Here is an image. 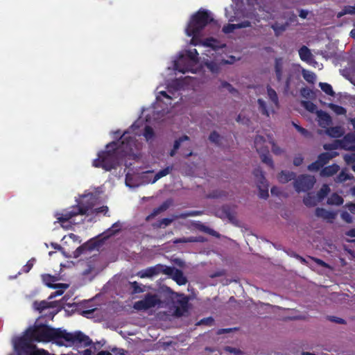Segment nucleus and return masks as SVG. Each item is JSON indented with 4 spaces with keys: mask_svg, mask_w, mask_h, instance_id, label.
Instances as JSON below:
<instances>
[{
    "mask_svg": "<svg viewBox=\"0 0 355 355\" xmlns=\"http://www.w3.org/2000/svg\"><path fill=\"white\" fill-rule=\"evenodd\" d=\"M24 334L32 342H52L58 346L73 345L87 347L92 340L81 331L67 332L60 328H53L46 324L34 325L28 328Z\"/></svg>",
    "mask_w": 355,
    "mask_h": 355,
    "instance_id": "obj_1",
    "label": "nucleus"
},
{
    "mask_svg": "<svg viewBox=\"0 0 355 355\" xmlns=\"http://www.w3.org/2000/svg\"><path fill=\"white\" fill-rule=\"evenodd\" d=\"M83 200L76 206L71 207V210L64 211L62 213H57L55 216L58 222L64 227V223L68 222L73 217L78 215H85L92 209L96 201L95 196L90 193L83 196Z\"/></svg>",
    "mask_w": 355,
    "mask_h": 355,
    "instance_id": "obj_2",
    "label": "nucleus"
},
{
    "mask_svg": "<svg viewBox=\"0 0 355 355\" xmlns=\"http://www.w3.org/2000/svg\"><path fill=\"white\" fill-rule=\"evenodd\" d=\"M126 134L125 132L119 140L108 144L105 155H136L133 152L135 140Z\"/></svg>",
    "mask_w": 355,
    "mask_h": 355,
    "instance_id": "obj_3",
    "label": "nucleus"
},
{
    "mask_svg": "<svg viewBox=\"0 0 355 355\" xmlns=\"http://www.w3.org/2000/svg\"><path fill=\"white\" fill-rule=\"evenodd\" d=\"M198 52L196 49L186 51L180 54L178 59L173 62V69L182 73L193 70V67L198 62Z\"/></svg>",
    "mask_w": 355,
    "mask_h": 355,
    "instance_id": "obj_4",
    "label": "nucleus"
},
{
    "mask_svg": "<svg viewBox=\"0 0 355 355\" xmlns=\"http://www.w3.org/2000/svg\"><path fill=\"white\" fill-rule=\"evenodd\" d=\"M212 20L209 13L206 11L200 10L193 16L191 21L188 25L186 33L188 36H197L200 31Z\"/></svg>",
    "mask_w": 355,
    "mask_h": 355,
    "instance_id": "obj_5",
    "label": "nucleus"
},
{
    "mask_svg": "<svg viewBox=\"0 0 355 355\" xmlns=\"http://www.w3.org/2000/svg\"><path fill=\"white\" fill-rule=\"evenodd\" d=\"M121 157H97L92 162V166L96 168H101L106 171L116 169L121 165Z\"/></svg>",
    "mask_w": 355,
    "mask_h": 355,
    "instance_id": "obj_6",
    "label": "nucleus"
},
{
    "mask_svg": "<svg viewBox=\"0 0 355 355\" xmlns=\"http://www.w3.org/2000/svg\"><path fill=\"white\" fill-rule=\"evenodd\" d=\"M32 340L24 334L22 336L17 338L14 342V348L17 355H30L35 349Z\"/></svg>",
    "mask_w": 355,
    "mask_h": 355,
    "instance_id": "obj_7",
    "label": "nucleus"
},
{
    "mask_svg": "<svg viewBox=\"0 0 355 355\" xmlns=\"http://www.w3.org/2000/svg\"><path fill=\"white\" fill-rule=\"evenodd\" d=\"M161 304L162 301L157 295L147 293L143 300L135 302L133 307L137 311H146Z\"/></svg>",
    "mask_w": 355,
    "mask_h": 355,
    "instance_id": "obj_8",
    "label": "nucleus"
},
{
    "mask_svg": "<svg viewBox=\"0 0 355 355\" xmlns=\"http://www.w3.org/2000/svg\"><path fill=\"white\" fill-rule=\"evenodd\" d=\"M315 182L313 176L309 175H301L295 178L293 186L297 193L306 192L311 190Z\"/></svg>",
    "mask_w": 355,
    "mask_h": 355,
    "instance_id": "obj_9",
    "label": "nucleus"
},
{
    "mask_svg": "<svg viewBox=\"0 0 355 355\" xmlns=\"http://www.w3.org/2000/svg\"><path fill=\"white\" fill-rule=\"evenodd\" d=\"M253 175L255 177L257 186L259 190V197L266 199L268 197V183L260 167L254 169Z\"/></svg>",
    "mask_w": 355,
    "mask_h": 355,
    "instance_id": "obj_10",
    "label": "nucleus"
},
{
    "mask_svg": "<svg viewBox=\"0 0 355 355\" xmlns=\"http://www.w3.org/2000/svg\"><path fill=\"white\" fill-rule=\"evenodd\" d=\"M217 215L223 219H228L232 223L237 222L235 209L230 205H223L217 211Z\"/></svg>",
    "mask_w": 355,
    "mask_h": 355,
    "instance_id": "obj_11",
    "label": "nucleus"
},
{
    "mask_svg": "<svg viewBox=\"0 0 355 355\" xmlns=\"http://www.w3.org/2000/svg\"><path fill=\"white\" fill-rule=\"evenodd\" d=\"M268 142L264 139L263 137L257 135L254 139V146L259 155H268L269 153Z\"/></svg>",
    "mask_w": 355,
    "mask_h": 355,
    "instance_id": "obj_12",
    "label": "nucleus"
},
{
    "mask_svg": "<svg viewBox=\"0 0 355 355\" xmlns=\"http://www.w3.org/2000/svg\"><path fill=\"white\" fill-rule=\"evenodd\" d=\"M208 139L211 144L218 147H225L227 145V137L216 130L209 134Z\"/></svg>",
    "mask_w": 355,
    "mask_h": 355,
    "instance_id": "obj_13",
    "label": "nucleus"
},
{
    "mask_svg": "<svg viewBox=\"0 0 355 355\" xmlns=\"http://www.w3.org/2000/svg\"><path fill=\"white\" fill-rule=\"evenodd\" d=\"M42 279L44 284L51 288H67L69 286L68 284L63 283L53 284L57 280V278L49 274L42 275Z\"/></svg>",
    "mask_w": 355,
    "mask_h": 355,
    "instance_id": "obj_14",
    "label": "nucleus"
},
{
    "mask_svg": "<svg viewBox=\"0 0 355 355\" xmlns=\"http://www.w3.org/2000/svg\"><path fill=\"white\" fill-rule=\"evenodd\" d=\"M99 243L98 241L94 239H90L83 245H80L75 251V255L76 257L85 253L86 251H92L98 246Z\"/></svg>",
    "mask_w": 355,
    "mask_h": 355,
    "instance_id": "obj_15",
    "label": "nucleus"
},
{
    "mask_svg": "<svg viewBox=\"0 0 355 355\" xmlns=\"http://www.w3.org/2000/svg\"><path fill=\"white\" fill-rule=\"evenodd\" d=\"M162 267V264H157L155 266L148 267L145 270H140L137 275L140 278H150L159 274V268Z\"/></svg>",
    "mask_w": 355,
    "mask_h": 355,
    "instance_id": "obj_16",
    "label": "nucleus"
},
{
    "mask_svg": "<svg viewBox=\"0 0 355 355\" xmlns=\"http://www.w3.org/2000/svg\"><path fill=\"white\" fill-rule=\"evenodd\" d=\"M355 132L347 134L340 141V146L347 150H355Z\"/></svg>",
    "mask_w": 355,
    "mask_h": 355,
    "instance_id": "obj_17",
    "label": "nucleus"
},
{
    "mask_svg": "<svg viewBox=\"0 0 355 355\" xmlns=\"http://www.w3.org/2000/svg\"><path fill=\"white\" fill-rule=\"evenodd\" d=\"M318 159L309 165L308 169L311 171H318L324 168V166L334 157H318Z\"/></svg>",
    "mask_w": 355,
    "mask_h": 355,
    "instance_id": "obj_18",
    "label": "nucleus"
},
{
    "mask_svg": "<svg viewBox=\"0 0 355 355\" xmlns=\"http://www.w3.org/2000/svg\"><path fill=\"white\" fill-rule=\"evenodd\" d=\"M194 214L192 213L189 214H181L180 215H173L172 218H165L159 220L158 223L154 226L157 228H161L162 227H166L169 225L175 219L178 218H185L189 216H193Z\"/></svg>",
    "mask_w": 355,
    "mask_h": 355,
    "instance_id": "obj_19",
    "label": "nucleus"
},
{
    "mask_svg": "<svg viewBox=\"0 0 355 355\" xmlns=\"http://www.w3.org/2000/svg\"><path fill=\"white\" fill-rule=\"evenodd\" d=\"M315 214L316 216L327 220L329 222H332L336 216L334 212L320 207L315 209Z\"/></svg>",
    "mask_w": 355,
    "mask_h": 355,
    "instance_id": "obj_20",
    "label": "nucleus"
},
{
    "mask_svg": "<svg viewBox=\"0 0 355 355\" xmlns=\"http://www.w3.org/2000/svg\"><path fill=\"white\" fill-rule=\"evenodd\" d=\"M316 114L318 119V123L321 127L325 128L330 125L331 123V119L326 112L319 110L316 112Z\"/></svg>",
    "mask_w": 355,
    "mask_h": 355,
    "instance_id": "obj_21",
    "label": "nucleus"
},
{
    "mask_svg": "<svg viewBox=\"0 0 355 355\" xmlns=\"http://www.w3.org/2000/svg\"><path fill=\"white\" fill-rule=\"evenodd\" d=\"M296 174L294 172L288 171H282L277 176L280 183L285 184L292 180H295Z\"/></svg>",
    "mask_w": 355,
    "mask_h": 355,
    "instance_id": "obj_22",
    "label": "nucleus"
},
{
    "mask_svg": "<svg viewBox=\"0 0 355 355\" xmlns=\"http://www.w3.org/2000/svg\"><path fill=\"white\" fill-rule=\"evenodd\" d=\"M58 302H46L45 300L41 301V302H35L34 306L35 309L40 312L42 313L43 311H44L46 309L49 308H54L57 306Z\"/></svg>",
    "mask_w": 355,
    "mask_h": 355,
    "instance_id": "obj_23",
    "label": "nucleus"
},
{
    "mask_svg": "<svg viewBox=\"0 0 355 355\" xmlns=\"http://www.w3.org/2000/svg\"><path fill=\"white\" fill-rule=\"evenodd\" d=\"M300 58L302 60L305 61L306 62H310L313 58V54L311 53L310 49L306 46H302L298 51Z\"/></svg>",
    "mask_w": 355,
    "mask_h": 355,
    "instance_id": "obj_24",
    "label": "nucleus"
},
{
    "mask_svg": "<svg viewBox=\"0 0 355 355\" xmlns=\"http://www.w3.org/2000/svg\"><path fill=\"white\" fill-rule=\"evenodd\" d=\"M340 169V166L336 164H334L330 166H327L324 167L321 170V175L324 177H330L336 174Z\"/></svg>",
    "mask_w": 355,
    "mask_h": 355,
    "instance_id": "obj_25",
    "label": "nucleus"
},
{
    "mask_svg": "<svg viewBox=\"0 0 355 355\" xmlns=\"http://www.w3.org/2000/svg\"><path fill=\"white\" fill-rule=\"evenodd\" d=\"M275 69L277 79L280 82L282 79L284 71V62L282 58L275 59Z\"/></svg>",
    "mask_w": 355,
    "mask_h": 355,
    "instance_id": "obj_26",
    "label": "nucleus"
},
{
    "mask_svg": "<svg viewBox=\"0 0 355 355\" xmlns=\"http://www.w3.org/2000/svg\"><path fill=\"white\" fill-rule=\"evenodd\" d=\"M173 165H171V166H168L166 168L160 170L159 172H157L155 175L153 179L150 181V182L152 184L155 183L160 178L168 175L173 171Z\"/></svg>",
    "mask_w": 355,
    "mask_h": 355,
    "instance_id": "obj_27",
    "label": "nucleus"
},
{
    "mask_svg": "<svg viewBox=\"0 0 355 355\" xmlns=\"http://www.w3.org/2000/svg\"><path fill=\"white\" fill-rule=\"evenodd\" d=\"M320 200L318 196L312 193H308L306 196L303 199L304 204L309 207H314L317 205V202Z\"/></svg>",
    "mask_w": 355,
    "mask_h": 355,
    "instance_id": "obj_28",
    "label": "nucleus"
},
{
    "mask_svg": "<svg viewBox=\"0 0 355 355\" xmlns=\"http://www.w3.org/2000/svg\"><path fill=\"white\" fill-rule=\"evenodd\" d=\"M173 279L178 285H184L187 282V279L184 277L183 272L180 269L175 270L173 275Z\"/></svg>",
    "mask_w": 355,
    "mask_h": 355,
    "instance_id": "obj_29",
    "label": "nucleus"
},
{
    "mask_svg": "<svg viewBox=\"0 0 355 355\" xmlns=\"http://www.w3.org/2000/svg\"><path fill=\"white\" fill-rule=\"evenodd\" d=\"M328 135L332 137H340L344 134L343 128L340 126L331 127L326 130Z\"/></svg>",
    "mask_w": 355,
    "mask_h": 355,
    "instance_id": "obj_30",
    "label": "nucleus"
},
{
    "mask_svg": "<svg viewBox=\"0 0 355 355\" xmlns=\"http://www.w3.org/2000/svg\"><path fill=\"white\" fill-rule=\"evenodd\" d=\"M344 202L342 196L336 193H332L327 200V203L332 205H341Z\"/></svg>",
    "mask_w": 355,
    "mask_h": 355,
    "instance_id": "obj_31",
    "label": "nucleus"
},
{
    "mask_svg": "<svg viewBox=\"0 0 355 355\" xmlns=\"http://www.w3.org/2000/svg\"><path fill=\"white\" fill-rule=\"evenodd\" d=\"M147 142H152L155 138L154 130L150 126H146L143 132Z\"/></svg>",
    "mask_w": 355,
    "mask_h": 355,
    "instance_id": "obj_32",
    "label": "nucleus"
},
{
    "mask_svg": "<svg viewBox=\"0 0 355 355\" xmlns=\"http://www.w3.org/2000/svg\"><path fill=\"white\" fill-rule=\"evenodd\" d=\"M257 103H258V109L259 110V112L266 116H270V112H269V109L266 105V102L262 99V98H259L257 100Z\"/></svg>",
    "mask_w": 355,
    "mask_h": 355,
    "instance_id": "obj_33",
    "label": "nucleus"
},
{
    "mask_svg": "<svg viewBox=\"0 0 355 355\" xmlns=\"http://www.w3.org/2000/svg\"><path fill=\"white\" fill-rule=\"evenodd\" d=\"M288 26V24H279L275 23L271 26V28L275 31V35L279 36L281 35L284 31H286V28Z\"/></svg>",
    "mask_w": 355,
    "mask_h": 355,
    "instance_id": "obj_34",
    "label": "nucleus"
},
{
    "mask_svg": "<svg viewBox=\"0 0 355 355\" xmlns=\"http://www.w3.org/2000/svg\"><path fill=\"white\" fill-rule=\"evenodd\" d=\"M130 288H132L131 294L135 295L144 292V288L137 282H129Z\"/></svg>",
    "mask_w": 355,
    "mask_h": 355,
    "instance_id": "obj_35",
    "label": "nucleus"
},
{
    "mask_svg": "<svg viewBox=\"0 0 355 355\" xmlns=\"http://www.w3.org/2000/svg\"><path fill=\"white\" fill-rule=\"evenodd\" d=\"M189 139V137L185 135L175 140L173 145V148L170 153V155H174L177 153V150L180 147L181 144L184 141H188Z\"/></svg>",
    "mask_w": 355,
    "mask_h": 355,
    "instance_id": "obj_36",
    "label": "nucleus"
},
{
    "mask_svg": "<svg viewBox=\"0 0 355 355\" xmlns=\"http://www.w3.org/2000/svg\"><path fill=\"white\" fill-rule=\"evenodd\" d=\"M267 94L271 102H272L275 105L277 106L279 104V100L276 92L271 87H268Z\"/></svg>",
    "mask_w": 355,
    "mask_h": 355,
    "instance_id": "obj_37",
    "label": "nucleus"
},
{
    "mask_svg": "<svg viewBox=\"0 0 355 355\" xmlns=\"http://www.w3.org/2000/svg\"><path fill=\"white\" fill-rule=\"evenodd\" d=\"M302 73L303 78L309 83H313L316 79V76L313 72L309 71L306 69H302Z\"/></svg>",
    "mask_w": 355,
    "mask_h": 355,
    "instance_id": "obj_38",
    "label": "nucleus"
},
{
    "mask_svg": "<svg viewBox=\"0 0 355 355\" xmlns=\"http://www.w3.org/2000/svg\"><path fill=\"white\" fill-rule=\"evenodd\" d=\"M352 176L349 175L345 170H342L340 173L336 176L335 181L338 183H342L347 180H351Z\"/></svg>",
    "mask_w": 355,
    "mask_h": 355,
    "instance_id": "obj_39",
    "label": "nucleus"
},
{
    "mask_svg": "<svg viewBox=\"0 0 355 355\" xmlns=\"http://www.w3.org/2000/svg\"><path fill=\"white\" fill-rule=\"evenodd\" d=\"M198 241H200V240L198 238L194 237V236H190V237H183V238H180V239H175V240H173V243L174 244H178V243H194V242H198Z\"/></svg>",
    "mask_w": 355,
    "mask_h": 355,
    "instance_id": "obj_40",
    "label": "nucleus"
},
{
    "mask_svg": "<svg viewBox=\"0 0 355 355\" xmlns=\"http://www.w3.org/2000/svg\"><path fill=\"white\" fill-rule=\"evenodd\" d=\"M320 89L327 94L330 95L331 96H335V92H334L332 87L326 83H320L319 84Z\"/></svg>",
    "mask_w": 355,
    "mask_h": 355,
    "instance_id": "obj_41",
    "label": "nucleus"
},
{
    "mask_svg": "<svg viewBox=\"0 0 355 355\" xmlns=\"http://www.w3.org/2000/svg\"><path fill=\"white\" fill-rule=\"evenodd\" d=\"M329 191L330 189L329 186L327 184H323L317 193L318 198L320 200L324 199L327 196Z\"/></svg>",
    "mask_w": 355,
    "mask_h": 355,
    "instance_id": "obj_42",
    "label": "nucleus"
},
{
    "mask_svg": "<svg viewBox=\"0 0 355 355\" xmlns=\"http://www.w3.org/2000/svg\"><path fill=\"white\" fill-rule=\"evenodd\" d=\"M177 268L171 266H167L162 264V267L159 268V273L173 276Z\"/></svg>",
    "mask_w": 355,
    "mask_h": 355,
    "instance_id": "obj_43",
    "label": "nucleus"
},
{
    "mask_svg": "<svg viewBox=\"0 0 355 355\" xmlns=\"http://www.w3.org/2000/svg\"><path fill=\"white\" fill-rule=\"evenodd\" d=\"M347 14H350V15L355 14V7L351 6H345L342 10V11L339 12L337 14V17L338 18H340V17H342L343 16H344L345 15H347Z\"/></svg>",
    "mask_w": 355,
    "mask_h": 355,
    "instance_id": "obj_44",
    "label": "nucleus"
},
{
    "mask_svg": "<svg viewBox=\"0 0 355 355\" xmlns=\"http://www.w3.org/2000/svg\"><path fill=\"white\" fill-rule=\"evenodd\" d=\"M121 229V223L119 221L114 223L112 226L107 230V234L110 235H114L116 233L119 232Z\"/></svg>",
    "mask_w": 355,
    "mask_h": 355,
    "instance_id": "obj_45",
    "label": "nucleus"
},
{
    "mask_svg": "<svg viewBox=\"0 0 355 355\" xmlns=\"http://www.w3.org/2000/svg\"><path fill=\"white\" fill-rule=\"evenodd\" d=\"M302 105L306 110H307L308 111H309L311 112H317L316 111V109H317L316 105L311 101H302Z\"/></svg>",
    "mask_w": 355,
    "mask_h": 355,
    "instance_id": "obj_46",
    "label": "nucleus"
},
{
    "mask_svg": "<svg viewBox=\"0 0 355 355\" xmlns=\"http://www.w3.org/2000/svg\"><path fill=\"white\" fill-rule=\"evenodd\" d=\"M206 66L213 73H218L220 69L219 64L214 62H207Z\"/></svg>",
    "mask_w": 355,
    "mask_h": 355,
    "instance_id": "obj_47",
    "label": "nucleus"
},
{
    "mask_svg": "<svg viewBox=\"0 0 355 355\" xmlns=\"http://www.w3.org/2000/svg\"><path fill=\"white\" fill-rule=\"evenodd\" d=\"M330 107L337 114H345L346 113V110L342 106H339L334 104H331Z\"/></svg>",
    "mask_w": 355,
    "mask_h": 355,
    "instance_id": "obj_48",
    "label": "nucleus"
},
{
    "mask_svg": "<svg viewBox=\"0 0 355 355\" xmlns=\"http://www.w3.org/2000/svg\"><path fill=\"white\" fill-rule=\"evenodd\" d=\"M172 204L173 200L171 198H168L159 206V209H161L164 212L166 210H167L172 205Z\"/></svg>",
    "mask_w": 355,
    "mask_h": 355,
    "instance_id": "obj_49",
    "label": "nucleus"
},
{
    "mask_svg": "<svg viewBox=\"0 0 355 355\" xmlns=\"http://www.w3.org/2000/svg\"><path fill=\"white\" fill-rule=\"evenodd\" d=\"M293 126L295 128V129L300 132L302 135H304L305 137H310L311 133L306 129L302 128L301 126L298 125L297 124L293 123Z\"/></svg>",
    "mask_w": 355,
    "mask_h": 355,
    "instance_id": "obj_50",
    "label": "nucleus"
},
{
    "mask_svg": "<svg viewBox=\"0 0 355 355\" xmlns=\"http://www.w3.org/2000/svg\"><path fill=\"white\" fill-rule=\"evenodd\" d=\"M220 87L227 89L230 93H234L236 92V90L232 86V85H230L229 83L226 81L220 82Z\"/></svg>",
    "mask_w": 355,
    "mask_h": 355,
    "instance_id": "obj_51",
    "label": "nucleus"
},
{
    "mask_svg": "<svg viewBox=\"0 0 355 355\" xmlns=\"http://www.w3.org/2000/svg\"><path fill=\"white\" fill-rule=\"evenodd\" d=\"M34 262H35L34 259H32L28 261L26 264L23 266L22 269H21L22 272H25V273L28 272L32 269Z\"/></svg>",
    "mask_w": 355,
    "mask_h": 355,
    "instance_id": "obj_52",
    "label": "nucleus"
},
{
    "mask_svg": "<svg viewBox=\"0 0 355 355\" xmlns=\"http://www.w3.org/2000/svg\"><path fill=\"white\" fill-rule=\"evenodd\" d=\"M340 216L341 218L347 223H352L353 222L352 216L347 211H343Z\"/></svg>",
    "mask_w": 355,
    "mask_h": 355,
    "instance_id": "obj_53",
    "label": "nucleus"
},
{
    "mask_svg": "<svg viewBox=\"0 0 355 355\" xmlns=\"http://www.w3.org/2000/svg\"><path fill=\"white\" fill-rule=\"evenodd\" d=\"M30 355H50V354L44 349H33V351Z\"/></svg>",
    "mask_w": 355,
    "mask_h": 355,
    "instance_id": "obj_54",
    "label": "nucleus"
},
{
    "mask_svg": "<svg viewBox=\"0 0 355 355\" xmlns=\"http://www.w3.org/2000/svg\"><path fill=\"white\" fill-rule=\"evenodd\" d=\"M163 212L161 209H159V207H157V208H155L153 211L146 217V220H149L152 218H153L154 217H155L156 216H157L158 214H159L160 213Z\"/></svg>",
    "mask_w": 355,
    "mask_h": 355,
    "instance_id": "obj_55",
    "label": "nucleus"
},
{
    "mask_svg": "<svg viewBox=\"0 0 355 355\" xmlns=\"http://www.w3.org/2000/svg\"><path fill=\"white\" fill-rule=\"evenodd\" d=\"M163 212L161 209H159V207H157V208H155L153 211L146 217V220H149L152 218H153L154 217H155L156 216H157L158 214H159L160 213Z\"/></svg>",
    "mask_w": 355,
    "mask_h": 355,
    "instance_id": "obj_56",
    "label": "nucleus"
},
{
    "mask_svg": "<svg viewBox=\"0 0 355 355\" xmlns=\"http://www.w3.org/2000/svg\"><path fill=\"white\" fill-rule=\"evenodd\" d=\"M163 212L161 209H159V207H157V208H155L153 211L146 217V220H149L152 218H153L154 217H155L156 216H157L158 214H159L160 213Z\"/></svg>",
    "mask_w": 355,
    "mask_h": 355,
    "instance_id": "obj_57",
    "label": "nucleus"
},
{
    "mask_svg": "<svg viewBox=\"0 0 355 355\" xmlns=\"http://www.w3.org/2000/svg\"><path fill=\"white\" fill-rule=\"evenodd\" d=\"M58 290L53 293H52L50 296L49 297V300H51L57 296H60V295H62L64 292V290L66 288H57Z\"/></svg>",
    "mask_w": 355,
    "mask_h": 355,
    "instance_id": "obj_58",
    "label": "nucleus"
},
{
    "mask_svg": "<svg viewBox=\"0 0 355 355\" xmlns=\"http://www.w3.org/2000/svg\"><path fill=\"white\" fill-rule=\"evenodd\" d=\"M328 319L331 322H334L337 324H345V320L344 319L336 316H329Z\"/></svg>",
    "mask_w": 355,
    "mask_h": 355,
    "instance_id": "obj_59",
    "label": "nucleus"
},
{
    "mask_svg": "<svg viewBox=\"0 0 355 355\" xmlns=\"http://www.w3.org/2000/svg\"><path fill=\"white\" fill-rule=\"evenodd\" d=\"M213 323H214V319L211 317L203 318L199 322L200 324H206V325H209V326L212 325Z\"/></svg>",
    "mask_w": 355,
    "mask_h": 355,
    "instance_id": "obj_60",
    "label": "nucleus"
},
{
    "mask_svg": "<svg viewBox=\"0 0 355 355\" xmlns=\"http://www.w3.org/2000/svg\"><path fill=\"white\" fill-rule=\"evenodd\" d=\"M236 28H237L236 24H229L227 26H224L223 31L226 33H229L232 32Z\"/></svg>",
    "mask_w": 355,
    "mask_h": 355,
    "instance_id": "obj_61",
    "label": "nucleus"
},
{
    "mask_svg": "<svg viewBox=\"0 0 355 355\" xmlns=\"http://www.w3.org/2000/svg\"><path fill=\"white\" fill-rule=\"evenodd\" d=\"M268 144L270 145L269 146H270L272 148V152L274 154H280V153H282L281 149L279 147H277V146H275V144L274 143L268 142Z\"/></svg>",
    "mask_w": 355,
    "mask_h": 355,
    "instance_id": "obj_62",
    "label": "nucleus"
},
{
    "mask_svg": "<svg viewBox=\"0 0 355 355\" xmlns=\"http://www.w3.org/2000/svg\"><path fill=\"white\" fill-rule=\"evenodd\" d=\"M225 350L226 352H230V353H234L236 355H239L241 354L242 352L240 349H236V348H234V347H226L225 348Z\"/></svg>",
    "mask_w": 355,
    "mask_h": 355,
    "instance_id": "obj_63",
    "label": "nucleus"
},
{
    "mask_svg": "<svg viewBox=\"0 0 355 355\" xmlns=\"http://www.w3.org/2000/svg\"><path fill=\"white\" fill-rule=\"evenodd\" d=\"M345 207L349 209V211L352 214H355V203H354V202L347 203Z\"/></svg>",
    "mask_w": 355,
    "mask_h": 355,
    "instance_id": "obj_64",
    "label": "nucleus"
}]
</instances>
